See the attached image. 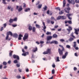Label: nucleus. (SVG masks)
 <instances>
[{
  "mask_svg": "<svg viewBox=\"0 0 79 79\" xmlns=\"http://www.w3.org/2000/svg\"><path fill=\"white\" fill-rule=\"evenodd\" d=\"M75 33L77 35L79 34L78 32H79V28L77 29H75Z\"/></svg>",
  "mask_w": 79,
  "mask_h": 79,
  "instance_id": "nucleus-11",
  "label": "nucleus"
},
{
  "mask_svg": "<svg viewBox=\"0 0 79 79\" xmlns=\"http://www.w3.org/2000/svg\"><path fill=\"white\" fill-rule=\"evenodd\" d=\"M74 55L75 56H78V55H77V53H75Z\"/></svg>",
  "mask_w": 79,
  "mask_h": 79,
  "instance_id": "nucleus-63",
  "label": "nucleus"
},
{
  "mask_svg": "<svg viewBox=\"0 0 79 79\" xmlns=\"http://www.w3.org/2000/svg\"><path fill=\"white\" fill-rule=\"evenodd\" d=\"M51 43L50 40H47L46 44H49V43Z\"/></svg>",
  "mask_w": 79,
  "mask_h": 79,
  "instance_id": "nucleus-47",
  "label": "nucleus"
},
{
  "mask_svg": "<svg viewBox=\"0 0 79 79\" xmlns=\"http://www.w3.org/2000/svg\"><path fill=\"white\" fill-rule=\"evenodd\" d=\"M35 29H36L35 27H33L32 29V32H35Z\"/></svg>",
  "mask_w": 79,
  "mask_h": 79,
  "instance_id": "nucleus-31",
  "label": "nucleus"
},
{
  "mask_svg": "<svg viewBox=\"0 0 79 79\" xmlns=\"http://www.w3.org/2000/svg\"><path fill=\"white\" fill-rule=\"evenodd\" d=\"M28 37H29V35L27 33H26L23 38V40H24V41H26V40L27 39Z\"/></svg>",
  "mask_w": 79,
  "mask_h": 79,
  "instance_id": "nucleus-4",
  "label": "nucleus"
},
{
  "mask_svg": "<svg viewBox=\"0 0 79 79\" xmlns=\"http://www.w3.org/2000/svg\"><path fill=\"white\" fill-rule=\"evenodd\" d=\"M60 42H64V40L63 39H61L60 40Z\"/></svg>",
  "mask_w": 79,
  "mask_h": 79,
  "instance_id": "nucleus-50",
  "label": "nucleus"
},
{
  "mask_svg": "<svg viewBox=\"0 0 79 79\" xmlns=\"http://www.w3.org/2000/svg\"><path fill=\"white\" fill-rule=\"evenodd\" d=\"M40 3V1H38L37 2L36 4V5H38Z\"/></svg>",
  "mask_w": 79,
  "mask_h": 79,
  "instance_id": "nucleus-56",
  "label": "nucleus"
},
{
  "mask_svg": "<svg viewBox=\"0 0 79 79\" xmlns=\"http://www.w3.org/2000/svg\"><path fill=\"white\" fill-rule=\"evenodd\" d=\"M22 56H26V53L25 52L24 53H23L22 54Z\"/></svg>",
  "mask_w": 79,
  "mask_h": 79,
  "instance_id": "nucleus-40",
  "label": "nucleus"
},
{
  "mask_svg": "<svg viewBox=\"0 0 79 79\" xmlns=\"http://www.w3.org/2000/svg\"><path fill=\"white\" fill-rule=\"evenodd\" d=\"M52 37L53 38H57V37H58V35L56 34H54L52 35Z\"/></svg>",
  "mask_w": 79,
  "mask_h": 79,
  "instance_id": "nucleus-18",
  "label": "nucleus"
},
{
  "mask_svg": "<svg viewBox=\"0 0 79 79\" xmlns=\"http://www.w3.org/2000/svg\"><path fill=\"white\" fill-rule=\"evenodd\" d=\"M47 14L48 15H52V11H50L49 10H48L47 11Z\"/></svg>",
  "mask_w": 79,
  "mask_h": 79,
  "instance_id": "nucleus-12",
  "label": "nucleus"
},
{
  "mask_svg": "<svg viewBox=\"0 0 79 79\" xmlns=\"http://www.w3.org/2000/svg\"><path fill=\"white\" fill-rule=\"evenodd\" d=\"M28 29L30 31H31V30H32V27L30 26L28 27Z\"/></svg>",
  "mask_w": 79,
  "mask_h": 79,
  "instance_id": "nucleus-25",
  "label": "nucleus"
},
{
  "mask_svg": "<svg viewBox=\"0 0 79 79\" xmlns=\"http://www.w3.org/2000/svg\"><path fill=\"white\" fill-rule=\"evenodd\" d=\"M47 35H51V33L50 32L47 31L46 33Z\"/></svg>",
  "mask_w": 79,
  "mask_h": 79,
  "instance_id": "nucleus-39",
  "label": "nucleus"
},
{
  "mask_svg": "<svg viewBox=\"0 0 79 79\" xmlns=\"http://www.w3.org/2000/svg\"><path fill=\"white\" fill-rule=\"evenodd\" d=\"M42 5L41 4H39L38 5V8H42Z\"/></svg>",
  "mask_w": 79,
  "mask_h": 79,
  "instance_id": "nucleus-32",
  "label": "nucleus"
},
{
  "mask_svg": "<svg viewBox=\"0 0 79 79\" xmlns=\"http://www.w3.org/2000/svg\"><path fill=\"white\" fill-rule=\"evenodd\" d=\"M52 66L53 68H55V64H53L52 65Z\"/></svg>",
  "mask_w": 79,
  "mask_h": 79,
  "instance_id": "nucleus-62",
  "label": "nucleus"
},
{
  "mask_svg": "<svg viewBox=\"0 0 79 79\" xmlns=\"http://www.w3.org/2000/svg\"><path fill=\"white\" fill-rule=\"evenodd\" d=\"M75 2L77 3H79V0H75Z\"/></svg>",
  "mask_w": 79,
  "mask_h": 79,
  "instance_id": "nucleus-51",
  "label": "nucleus"
},
{
  "mask_svg": "<svg viewBox=\"0 0 79 79\" xmlns=\"http://www.w3.org/2000/svg\"><path fill=\"white\" fill-rule=\"evenodd\" d=\"M13 37H15V38H17L18 37V35L17 34H13Z\"/></svg>",
  "mask_w": 79,
  "mask_h": 79,
  "instance_id": "nucleus-21",
  "label": "nucleus"
},
{
  "mask_svg": "<svg viewBox=\"0 0 79 79\" xmlns=\"http://www.w3.org/2000/svg\"><path fill=\"white\" fill-rule=\"evenodd\" d=\"M74 40V38H73L72 37H70L69 39L68 40L69 41V42H72L73 40Z\"/></svg>",
  "mask_w": 79,
  "mask_h": 79,
  "instance_id": "nucleus-17",
  "label": "nucleus"
},
{
  "mask_svg": "<svg viewBox=\"0 0 79 79\" xmlns=\"http://www.w3.org/2000/svg\"><path fill=\"white\" fill-rule=\"evenodd\" d=\"M19 71L20 73H21V72H22V69L19 68Z\"/></svg>",
  "mask_w": 79,
  "mask_h": 79,
  "instance_id": "nucleus-52",
  "label": "nucleus"
},
{
  "mask_svg": "<svg viewBox=\"0 0 79 79\" xmlns=\"http://www.w3.org/2000/svg\"><path fill=\"white\" fill-rule=\"evenodd\" d=\"M65 5H66V0H64L63 1V7H64V6H65Z\"/></svg>",
  "mask_w": 79,
  "mask_h": 79,
  "instance_id": "nucleus-15",
  "label": "nucleus"
},
{
  "mask_svg": "<svg viewBox=\"0 0 79 79\" xmlns=\"http://www.w3.org/2000/svg\"><path fill=\"white\" fill-rule=\"evenodd\" d=\"M73 44H74V45L73 46V47L74 48H75L76 47V46L77 45V44H76V42H73Z\"/></svg>",
  "mask_w": 79,
  "mask_h": 79,
  "instance_id": "nucleus-20",
  "label": "nucleus"
},
{
  "mask_svg": "<svg viewBox=\"0 0 79 79\" xmlns=\"http://www.w3.org/2000/svg\"><path fill=\"white\" fill-rule=\"evenodd\" d=\"M11 8V6H8L7 9L8 10H10V9Z\"/></svg>",
  "mask_w": 79,
  "mask_h": 79,
  "instance_id": "nucleus-44",
  "label": "nucleus"
},
{
  "mask_svg": "<svg viewBox=\"0 0 79 79\" xmlns=\"http://www.w3.org/2000/svg\"><path fill=\"white\" fill-rule=\"evenodd\" d=\"M35 26L37 28H40V26L39 25L36 24Z\"/></svg>",
  "mask_w": 79,
  "mask_h": 79,
  "instance_id": "nucleus-28",
  "label": "nucleus"
},
{
  "mask_svg": "<svg viewBox=\"0 0 79 79\" xmlns=\"http://www.w3.org/2000/svg\"><path fill=\"white\" fill-rule=\"evenodd\" d=\"M7 35L9 36V35H10L11 36L13 35V34H12V32L11 31H9L7 33Z\"/></svg>",
  "mask_w": 79,
  "mask_h": 79,
  "instance_id": "nucleus-14",
  "label": "nucleus"
},
{
  "mask_svg": "<svg viewBox=\"0 0 79 79\" xmlns=\"http://www.w3.org/2000/svg\"><path fill=\"white\" fill-rule=\"evenodd\" d=\"M26 72H29V69H26Z\"/></svg>",
  "mask_w": 79,
  "mask_h": 79,
  "instance_id": "nucleus-61",
  "label": "nucleus"
},
{
  "mask_svg": "<svg viewBox=\"0 0 79 79\" xmlns=\"http://www.w3.org/2000/svg\"><path fill=\"white\" fill-rule=\"evenodd\" d=\"M20 63H19L16 64V66L17 68H19L20 67Z\"/></svg>",
  "mask_w": 79,
  "mask_h": 79,
  "instance_id": "nucleus-33",
  "label": "nucleus"
},
{
  "mask_svg": "<svg viewBox=\"0 0 79 79\" xmlns=\"http://www.w3.org/2000/svg\"><path fill=\"white\" fill-rule=\"evenodd\" d=\"M75 48V50H79V48H78V47H75V48Z\"/></svg>",
  "mask_w": 79,
  "mask_h": 79,
  "instance_id": "nucleus-58",
  "label": "nucleus"
},
{
  "mask_svg": "<svg viewBox=\"0 0 79 79\" xmlns=\"http://www.w3.org/2000/svg\"><path fill=\"white\" fill-rule=\"evenodd\" d=\"M34 54H32L31 56V59L32 60V58H34Z\"/></svg>",
  "mask_w": 79,
  "mask_h": 79,
  "instance_id": "nucleus-54",
  "label": "nucleus"
},
{
  "mask_svg": "<svg viewBox=\"0 0 79 79\" xmlns=\"http://www.w3.org/2000/svg\"><path fill=\"white\" fill-rule=\"evenodd\" d=\"M59 46L60 47H61V48H62V50H61V49H60V48L58 49V52L60 55V56H61V55H63V51H64L65 50V49H64V48L63 45L60 44Z\"/></svg>",
  "mask_w": 79,
  "mask_h": 79,
  "instance_id": "nucleus-1",
  "label": "nucleus"
},
{
  "mask_svg": "<svg viewBox=\"0 0 79 79\" xmlns=\"http://www.w3.org/2000/svg\"><path fill=\"white\" fill-rule=\"evenodd\" d=\"M51 53V49H48L46 51L43 52V54L46 55L47 54H50Z\"/></svg>",
  "mask_w": 79,
  "mask_h": 79,
  "instance_id": "nucleus-3",
  "label": "nucleus"
},
{
  "mask_svg": "<svg viewBox=\"0 0 79 79\" xmlns=\"http://www.w3.org/2000/svg\"><path fill=\"white\" fill-rule=\"evenodd\" d=\"M3 64L4 65V66H6V64H7V63H6V62L5 61L3 63Z\"/></svg>",
  "mask_w": 79,
  "mask_h": 79,
  "instance_id": "nucleus-38",
  "label": "nucleus"
},
{
  "mask_svg": "<svg viewBox=\"0 0 79 79\" xmlns=\"http://www.w3.org/2000/svg\"><path fill=\"white\" fill-rule=\"evenodd\" d=\"M31 10V9L30 8H28V9H26L25 10V11L26 12L28 11V10L29 11Z\"/></svg>",
  "mask_w": 79,
  "mask_h": 79,
  "instance_id": "nucleus-43",
  "label": "nucleus"
},
{
  "mask_svg": "<svg viewBox=\"0 0 79 79\" xmlns=\"http://www.w3.org/2000/svg\"><path fill=\"white\" fill-rule=\"evenodd\" d=\"M21 77L19 76H17V77H16V78H17V79H20V78H21Z\"/></svg>",
  "mask_w": 79,
  "mask_h": 79,
  "instance_id": "nucleus-49",
  "label": "nucleus"
},
{
  "mask_svg": "<svg viewBox=\"0 0 79 79\" xmlns=\"http://www.w3.org/2000/svg\"><path fill=\"white\" fill-rule=\"evenodd\" d=\"M18 8H19V9H18ZM16 9L17 10H18V11L19 12H20V11L23 10V8L22 7V6H21L19 7L18 6H16Z\"/></svg>",
  "mask_w": 79,
  "mask_h": 79,
  "instance_id": "nucleus-6",
  "label": "nucleus"
},
{
  "mask_svg": "<svg viewBox=\"0 0 79 79\" xmlns=\"http://www.w3.org/2000/svg\"><path fill=\"white\" fill-rule=\"evenodd\" d=\"M38 50V49L37 48V47H36L35 48H33V49L32 50V52H33L35 53Z\"/></svg>",
  "mask_w": 79,
  "mask_h": 79,
  "instance_id": "nucleus-8",
  "label": "nucleus"
},
{
  "mask_svg": "<svg viewBox=\"0 0 79 79\" xmlns=\"http://www.w3.org/2000/svg\"><path fill=\"white\" fill-rule=\"evenodd\" d=\"M66 47L67 48H69V49H71V46L69 45H67Z\"/></svg>",
  "mask_w": 79,
  "mask_h": 79,
  "instance_id": "nucleus-34",
  "label": "nucleus"
},
{
  "mask_svg": "<svg viewBox=\"0 0 79 79\" xmlns=\"http://www.w3.org/2000/svg\"><path fill=\"white\" fill-rule=\"evenodd\" d=\"M13 58L16 59V58L17 60H15L14 61V63L15 64H16L18 63V60H19V57L18 55H16L15 54H14L13 56Z\"/></svg>",
  "mask_w": 79,
  "mask_h": 79,
  "instance_id": "nucleus-2",
  "label": "nucleus"
},
{
  "mask_svg": "<svg viewBox=\"0 0 79 79\" xmlns=\"http://www.w3.org/2000/svg\"><path fill=\"white\" fill-rule=\"evenodd\" d=\"M43 24L44 27V29H45L47 28V27H46V26H45V23H44V22H43Z\"/></svg>",
  "mask_w": 79,
  "mask_h": 79,
  "instance_id": "nucleus-23",
  "label": "nucleus"
},
{
  "mask_svg": "<svg viewBox=\"0 0 79 79\" xmlns=\"http://www.w3.org/2000/svg\"><path fill=\"white\" fill-rule=\"evenodd\" d=\"M13 19H11L9 20V23H13Z\"/></svg>",
  "mask_w": 79,
  "mask_h": 79,
  "instance_id": "nucleus-35",
  "label": "nucleus"
},
{
  "mask_svg": "<svg viewBox=\"0 0 79 79\" xmlns=\"http://www.w3.org/2000/svg\"><path fill=\"white\" fill-rule=\"evenodd\" d=\"M17 18L16 17L13 19L14 21H17Z\"/></svg>",
  "mask_w": 79,
  "mask_h": 79,
  "instance_id": "nucleus-46",
  "label": "nucleus"
},
{
  "mask_svg": "<svg viewBox=\"0 0 79 79\" xmlns=\"http://www.w3.org/2000/svg\"><path fill=\"white\" fill-rule=\"evenodd\" d=\"M66 56H65L64 55V56H62V59H64L66 58Z\"/></svg>",
  "mask_w": 79,
  "mask_h": 79,
  "instance_id": "nucleus-45",
  "label": "nucleus"
},
{
  "mask_svg": "<svg viewBox=\"0 0 79 79\" xmlns=\"http://www.w3.org/2000/svg\"><path fill=\"white\" fill-rule=\"evenodd\" d=\"M56 10H59L60 11L61 10L60 9V8L59 7H56L55 8Z\"/></svg>",
  "mask_w": 79,
  "mask_h": 79,
  "instance_id": "nucleus-36",
  "label": "nucleus"
},
{
  "mask_svg": "<svg viewBox=\"0 0 79 79\" xmlns=\"http://www.w3.org/2000/svg\"><path fill=\"white\" fill-rule=\"evenodd\" d=\"M61 19H66V17L65 16H61Z\"/></svg>",
  "mask_w": 79,
  "mask_h": 79,
  "instance_id": "nucleus-22",
  "label": "nucleus"
},
{
  "mask_svg": "<svg viewBox=\"0 0 79 79\" xmlns=\"http://www.w3.org/2000/svg\"><path fill=\"white\" fill-rule=\"evenodd\" d=\"M69 3H72V4L74 5V3H75V2H74V0H71L70 1V2Z\"/></svg>",
  "mask_w": 79,
  "mask_h": 79,
  "instance_id": "nucleus-24",
  "label": "nucleus"
},
{
  "mask_svg": "<svg viewBox=\"0 0 79 79\" xmlns=\"http://www.w3.org/2000/svg\"><path fill=\"white\" fill-rule=\"evenodd\" d=\"M69 28H67V30L69 32L68 33V34H70V32H71V31H72L73 28L71 26H69Z\"/></svg>",
  "mask_w": 79,
  "mask_h": 79,
  "instance_id": "nucleus-7",
  "label": "nucleus"
},
{
  "mask_svg": "<svg viewBox=\"0 0 79 79\" xmlns=\"http://www.w3.org/2000/svg\"><path fill=\"white\" fill-rule=\"evenodd\" d=\"M61 19V16H59L56 19L57 20H60V19Z\"/></svg>",
  "mask_w": 79,
  "mask_h": 79,
  "instance_id": "nucleus-29",
  "label": "nucleus"
},
{
  "mask_svg": "<svg viewBox=\"0 0 79 79\" xmlns=\"http://www.w3.org/2000/svg\"><path fill=\"white\" fill-rule=\"evenodd\" d=\"M52 39V36H48L47 37L46 40H50Z\"/></svg>",
  "mask_w": 79,
  "mask_h": 79,
  "instance_id": "nucleus-10",
  "label": "nucleus"
},
{
  "mask_svg": "<svg viewBox=\"0 0 79 79\" xmlns=\"http://www.w3.org/2000/svg\"><path fill=\"white\" fill-rule=\"evenodd\" d=\"M70 36H71V37H73L74 39H76V38H75V36H74V35H73V32H72L71 33V34L70 35Z\"/></svg>",
  "mask_w": 79,
  "mask_h": 79,
  "instance_id": "nucleus-27",
  "label": "nucleus"
},
{
  "mask_svg": "<svg viewBox=\"0 0 79 79\" xmlns=\"http://www.w3.org/2000/svg\"><path fill=\"white\" fill-rule=\"evenodd\" d=\"M3 30V27H2L1 28V31H2Z\"/></svg>",
  "mask_w": 79,
  "mask_h": 79,
  "instance_id": "nucleus-64",
  "label": "nucleus"
},
{
  "mask_svg": "<svg viewBox=\"0 0 79 79\" xmlns=\"http://www.w3.org/2000/svg\"><path fill=\"white\" fill-rule=\"evenodd\" d=\"M60 58L59 57H57L56 58V61H60V59H59Z\"/></svg>",
  "mask_w": 79,
  "mask_h": 79,
  "instance_id": "nucleus-37",
  "label": "nucleus"
},
{
  "mask_svg": "<svg viewBox=\"0 0 79 79\" xmlns=\"http://www.w3.org/2000/svg\"><path fill=\"white\" fill-rule=\"evenodd\" d=\"M72 15H73V14H72L68 13L66 15V16L68 18L69 17H70V16H72Z\"/></svg>",
  "mask_w": 79,
  "mask_h": 79,
  "instance_id": "nucleus-16",
  "label": "nucleus"
},
{
  "mask_svg": "<svg viewBox=\"0 0 79 79\" xmlns=\"http://www.w3.org/2000/svg\"><path fill=\"white\" fill-rule=\"evenodd\" d=\"M68 55V52H66L65 54H64V55L66 56H67V55Z\"/></svg>",
  "mask_w": 79,
  "mask_h": 79,
  "instance_id": "nucleus-48",
  "label": "nucleus"
},
{
  "mask_svg": "<svg viewBox=\"0 0 79 79\" xmlns=\"http://www.w3.org/2000/svg\"><path fill=\"white\" fill-rule=\"evenodd\" d=\"M73 69H74V71H76V70H77V68L75 67H74Z\"/></svg>",
  "mask_w": 79,
  "mask_h": 79,
  "instance_id": "nucleus-59",
  "label": "nucleus"
},
{
  "mask_svg": "<svg viewBox=\"0 0 79 79\" xmlns=\"http://www.w3.org/2000/svg\"><path fill=\"white\" fill-rule=\"evenodd\" d=\"M47 6H45L44 7L43 9L42 10V11H44L47 10Z\"/></svg>",
  "mask_w": 79,
  "mask_h": 79,
  "instance_id": "nucleus-13",
  "label": "nucleus"
},
{
  "mask_svg": "<svg viewBox=\"0 0 79 79\" xmlns=\"http://www.w3.org/2000/svg\"><path fill=\"white\" fill-rule=\"evenodd\" d=\"M3 26H4V28H5L6 27V23H4L3 24Z\"/></svg>",
  "mask_w": 79,
  "mask_h": 79,
  "instance_id": "nucleus-60",
  "label": "nucleus"
},
{
  "mask_svg": "<svg viewBox=\"0 0 79 79\" xmlns=\"http://www.w3.org/2000/svg\"><path fill=\"white\" fill-rule=\"evenodd\" d=\"M64 10L66 13H69V11L71 10V8L69 7L65 8Z\"/></svg>",
  "mask_w": 79,
  "mask_h": 79,
  "instance_id": "nucleus-5",
  "label": "nucleus"
},
{
  "mask_svg": "<svg viewBox=\"0 0 79 79\" xmlns=\"http://www.w3.org/2000/svg\"><path fill=\"white\" fill-rule=\"evenodd\" d=\"M2 3L5 5H6V0H2Z\"/></svg>",
  "mask_w": 79,
  "mask_h": 79,
  "instance_id": "nucleus-30",
  "label": "nucleus"
},
{
  "mask_svg": "<svg viewBox=\"0 0 79 79\" xmlns=\"http://www.w3.org/2000/svg\"><path fill=\"white\" fill-rule=\"evenodd\" d=\"M51 44H58V42L56 41H52L50 43Z\"/></svg>",
  "mask_w": 79,
  "mask_h": 79,
  "instance_id": "nucleus-9",
  "label": "nucleus"
},
{
  "mask_svg": "<svg viewBox=\"0 0 79 79\" xmlns=\"http://www.w3.org/2000/svg\"><path fill=\"white\" fill-rule=\"evenodd\" d=\"M12 26L13 27H16L17 26V24H15V25H12Z\"/></svg>",
  "mask_w": 79,
  "mask_h": 79,
  "instance_id": "nucleus-53",
  "label": "nucleus"
},
{
  "mask_svg": "<svg viewBox=\"0 0 79 79\" xmlns=\"http://www.w3.org/2000/svg\"><path fill=\"white\" fill-rule=\"evenodd\" d=\"M9 37V36L7 35L6 38V40H8V39Z\"/></svg>",
  "mask_w": 79,
  "mask_h": 79,
  "instance_id": "nucleus-55",
  "label": "nucleus"
},
{
  "mask_svg": "<svg viewBox=\"0 0 79 79\" xmlns=\"http://www.w3.org/2000/svg\"><path fill=\"white\" fill-rule=\"evenodd\" d=\"M21 37H23V35H21V34H20L19 35V37L18 38V39L19 40H21Z\"/></svg>",
  "mask_w": 79,
  "mask_h": 79,
  "instance_id": "nucleus-19",
  "label": "nucleus"
},
{
  "mask_svg": "<svg viewBox=\"0 0 79 79\" xmlns=\"http://www.w3.org/2000/svg\"><path fill=\"white\" fill-rule=\"evenodd\" d=\"M55 70H54V69H52V74H55Z\"/></svg>",
  "mask_w": 79,
  "mask_h": 79,
  "instance_id": "nucleus-42",
  "label": "nucleus"
},
{
  "mask_svg": "<svg viewBox=\"0 0 79 79\" xmlns=\"http://www.w3.org/2000/svg\"><path fill=\"white\" fill-rule=\"evenodd\" d=\"M58 27V25H56L54 27V28L55 29H57Z\"/></svg>",
  "mask_w": 79,
  "mask_h": 79,
  "instance_id": "nucleus-57",
  "label": "nucleus"
},
{
  "mask_svg": "<svg viewBox=\"0 0 79 79\" xmlns=\"http://www.w3.org/2000/svg\"><path fill=\"white\" fill-rule=\"evenodd\" d=\"M13 51H10V52L9 53V56H12V53H13Z\"/></svg>",
  "mask_w": 79,
  "mask_h": 79,
  "instance_id": "nucleus-26",
  "label": "nucleus"
},
{
  "mask_svg": "<svg viewBox=\"0 0 79 79\" xmlns=\"http://www.w3.org/2000/svg\"><path fill=\"white\" fill-rule=\"evenodd\" d=\"M68 23L69 24H72V21L71 20H69L68 21Z\"/></svg>",
  "mask_w": 79,
  "mask_h": 79,
  "instance_id": "nucleus-41",
  "label": "nucleus"
}]
</instances>
